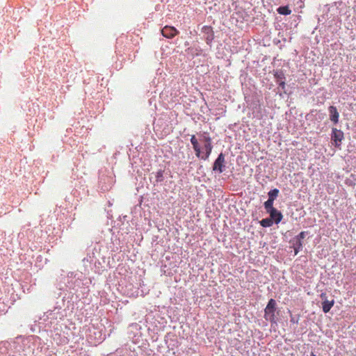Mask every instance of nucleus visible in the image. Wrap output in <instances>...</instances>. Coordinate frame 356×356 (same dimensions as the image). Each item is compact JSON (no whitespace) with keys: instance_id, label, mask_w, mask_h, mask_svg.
Returning a JSON list of instances; mask_svg holds the SVG:
<instances>
[{"instance_id":"obj_1","label":"nucleus","mask_w":356,"mask_h":356,"mask_svg":"<svg viewBox=\"0 0 356 356\" xmlns=\"http://www.w3.org/2000/svg\"><path fill=\"white\" fill-rule=\"evenodd\" d=\"M275 309L276 302L274 299H270L264 309V318L266 320L270 321H274Z\"/></svg>"},{"instance_id":"obj_2","label":"nucleus","mask_w":356,"mask_h":356,"mask_svg":"<svg viewBox=\"0 0 356 356\" xmlns=\"http://www.w3.org/2000/svg\"><path fill=\"white\" fill-rule=\"evenodd\" d=\"M332 140L335 147H339L343 139V132L341 130L333 128L331 136Z\"/></svg>"},{"instance_id":"obj_3","label":"nucleus","mask_w":356,"mask_h":356,"mask_svg":"<svg viewBox=\"0 0 356 356\" xmlns=\"http://www.w3.org/2000/svg\"><path fill=\"white\" fill-rule=\"evenodd\" d=\"M225 155L222 153H220L218 158L216 159L213 166V171H218L219 173L223 172V168L225 167Z\"/></svg>"},{"instance_id":"obj_4","label":"nucleus","mask_w":356,"mask_h":356,"mask_svg":"<svg viewBox=\"0 0 356 356\" xmlns=\"http://www.w3.org/2000/svg\"><path fill=\"white\" fill-rule=\"evenodd\" d=\"M161 33L167 38H172L179 34V31L174 26H165L162 29Z\"/></svg>"},{"instance_id":"obj_5","label":"nucleus","mask_w":356,"mask_h":356,"mask_svg":"<svg viewBox=\"0 0 356 356\" xmlns=\"http://www.w3.org/2000/svg\"><path fill=\"white\" fill-rule=\"evenodd\" d=\"M204 140L206 141V143L204 146V149H205V154H202V155L200 154V156L199 158H200L203 160H207V159H208V158L209 157V156L211 153L213 146L211 145V140L209 137H206L204 138Z\"/></svg>"},{"instance_id":"obj_6","label":"nucleus","mask_w":356,"mask_h":356,"mask_svg":"<svg viewBox=\"0 0 356 356\" xmlns=\"http://www.w3.org/2000/svg\"><path fill=\"white\" fill-rule=\"evenodd\" d=\"M321 298H325L326 299V294L325 293H321ZM334 304V300H325L323 302H322V309L324 313H327L330 311L331 308L333 307Z\"/></svg>"},{"instance_id":"obj_7","label":"nucleus","mask_w":356,"mask_h":356,"mask_svg":"<svg viewBox=\"0 0 356 356\" xmlns=\"http://www.w3.org/2000/svg\"><path fill=\"white\" fill-rule=\"evenodd\" d=\"M268 213L270 214V218L272 219V220L276 224H278L280 222H281L283 218L282 213L276 209H272Z\"/></svg>"},{"instance_id":"obj_8","label":"nucleus","mask_w":356,"mask_h":356,"mask_svg":"<svg viewBox=\"0 0 356 356\" xmlns=\"http://www.w3.org/2000/svg\"><path fill=\"white\" fill-rule=\"evenodd\" d=\"M330 113V119L334 124L338 123L339 114L337 108L334 106H330L328 108Z\"/></svg>"},{"instance_id":"obj_9","label":"nucleus","mask_w":356,"mask_h":356,"mask_svg":"<svg viewBox=\"0 0 356 356\" xmlns=\"http://www.w3.org/2000/svg\"><path fill=\"white\" fill-rule=\"evenodd\" d=\"M191 143L193 145V147L195 152V155L197 157L200 156V147L198 144V141L195 135H193L191 138Z\"/></svg>"},{"instance_id":"obj_10","label":"nucleus","mask_w":356,"mask_h":356,"mask_svg":"<svg viewBox=\"0 0 356 356\" xmlns=\"http://www.w3.org/2000/svg\"><path fill=\"white\" fill-rule=\"evenodd\" d=\"M277 11L279 14L283 15H288L291 13V10L287 6L279 7L277 8Z\"/></svg>"},{"instance_id":"obj_11","label":"nucleus","mask_w":356,"mask_h":356,"mask_svg":"<svg viewBox=\"0 0 356 356\" xmlns=\"http://www.w3.org/2000/svg\"><path fill=\"white\" fill-rule=\"evenodd\" d=\"M273 224V221L270 218L262 219L260 221V225L264 227H269L272 226Z\"/></svg>"},{"instance_id":"obj_12","label":"nucleus","mask_w":356,"mask_h":356,"mask_svg":"<svg viewBox=\"0 0 356 356\" xmlns=\"http://www.w3.org/2000/svg\"><path fill=\"white\" fill-rule=\"evenodd\" d=\"M279 194V190L277 188L270 191L268 193V199L274 201Z\"/></svg>"},{"instance_id":"obj_13","label":"nucleus","mask_w":356,"mask_h":356,"mask_svg":"<svg viewBox=\"0 0 356 356\" xmlns=\"http://www.w3.org/2000/svg\"><path fill=\"white\" fill-rule=\"evenodd\" d=\"M273 202L274 201H273L272 200L268 199V200L264 202V207L267 212H269V211L271 210L272 209H275L273 206Z\"/></svg>"},{"instance_id":"obj_14","label":"nucleus","mask_w":356,"mask_h":356,"mask_svg":"<svg viewBox=\"0 0 356 356\" xmlns=\"http://www.w3.org/2000/svg\"><path fill=\"white\" fill-rule=\"evenodd\" d=\"M299 236L300 238H303L305 237V232H302L300 233Z\"/></svg>"},{"instance_id":"obj_15","label":"nucleus","mask_w":356,"mask_h":356,"mask_svg":"<svg viewBox=\"0 0 356 356\" xmlns=\"http://www.w3.org/2000/svg\"><path fill=\"white\" fill-rule=\"evenodd\" d=\"M284 85H285L284 82H282V83H280V86H282V88L284 87Z\"/></svg>"},{"instance_id":"obj_16","label":"nucleus","mask_w":356,"mask_h":356,"mask_svg":"<svg viewBox=\"0 0 356 356\" xmlns=\"http://www.w3.org/2000/svg\"><path fill=\"white\" fill-rule=\"evenodd\" d=\"M298 253V250H295V254H296Z\"/></svg>"}]
</instances>
